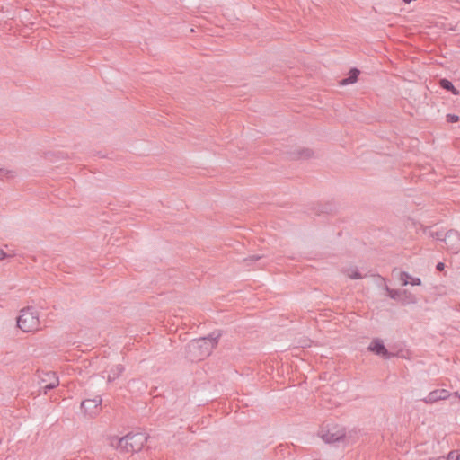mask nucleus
Returning <instances> with one entry per match:
<instances>
[{
	"label": "nucleus",
	"mask_w": 460,
	"mask_h": 460,
	"mask_svg": "<svg viewBox=\"0 0 460 460\" xmlns=\"http://www.w3.org/2000/svg\"><path fill=\"white\" fill-rule=\"evenodd\" d=\"M220 333L212 332L207 337L190 341L186 348V358L190 361H199L209 356L217 345Z\"/></svg>",
	"instance_id": "f257e3e1"
},
{
	"label": "nucleus",
	"mask_w": 460,
	"mask_h": 460,
	"mask_svg": "<svg viewBox=\"0 0 460 460\" xmlns=\"http://www.w3.org/2000/svg\"><path fill=\"white\" fill-rule=\"evenodd\" d=\"M147 440L145 433L130 432L119 439L113 438L111 442V446H116L118 449L125 453H134L140 451Z\"/></svg>",
	"instance_id": "f03ea898"
},
{
	"label": "nucleus",
	"mask_w": 460,
	"mask_h": 460,
	"mask_svg": "<svg viewBox=\"0 0 460 460\" xmlns=\"http://www.w3.org/2000/svg\"><path fill=\"white\" fill-rule=\"evenodd\" d=\"M40 325L39 313L32 306H27L20 311L17 327L22 332H36L40 329Z\"/></svg>",
	"instance_id": "7ed1b4c3"
},
{
	"label": "nucleus",
	"mask_w": 460,
	"mask_h": 460,
	"mask_svg": "<svg viewBox=\"0 0 460 460\" xmlns=\"http://www.w3.org/2000/svg\"><path fill=\"white\" fill-rule=\"evenodd\" d=\"M39 385L43 389L44 394L56 388L59 385L58 377L54 372H41L39 373Z\"/></svg>",
	"instance_id": "20e7f679"
},
{
	"label": "nucleus",
	"mask_w": 460,
	"mask_h": 460,
	"mask_svg": "<svg viewBox=\"0 0 460 460\" xmlns=\"http://www.w3.org/2000/svg\"><path fill=\"white\" fill-rule=\"evenodd\" d=\"M447 250L454 254L460 252V234L454 229L447 231L443 237Z\"/></svg>",
	"instance_id": "39448f33"
},
{
	"label": "nucleus",
	"mask_w": 460,
	"mask_h": 460,
	"mask_svg": "<svg viewBox=\"0 0 460 460\" xmlns=\"http://www.w3.org/2000/svg\"><path fill=\"white\" fill-rule=\"evenodd\" d=\"M346 437V432L343 428L333 426L328 429L322 435V438L326 443H335L343 440Z\"/></svg>",
	"instance_id": "423d86ee"
},
{
	"label": "nucleus",
	"mask_w": 460,
	"mask_h": 460,
	"mask_svg": "<svg viewBox=\"0 0 460 460\" xmlns=\"http://www.w3.org/2000/svg\"><path fill=\"white\" fill-rule=\"evenodd\" d=\"M101 396L97 395L93 399H85L81 402V408L84 411L85 413L90 416L97 414L99 411L100 406L102 404Z\"/></svg>",
	"instance_id": "0eeeda50"
},
{
	"label": "nucleus",
	"mask_w": 460,
	"mask_h": 460,
	"mask_svg": "<svg viewBox=\"0 0 460 460\" xmlns=\"http://www.w3.org/2000/svg\"><path fill=\"white\" fill-rule=\"evenodd\" d=\"M368 349L374 352L376 355L382 356L385 358H390L394 356L393 353L387 350L382 340L380 339H374L370 343Z\"/></svg>",
	"instance_id": "6e6552de"
},
{
	"label": "nucleus",
	"mask_w": 460,
	"mask_h": 460,
	"mask_svg": "<svg viewBox=\"0 0 460 460\" xmlns=\"http://www.w3.org/2000/svg\"><path fill=\"white\" fill-rule=\"evenodd\" d=\"M450 396L449 391L446 389H437L430 392L422 401L425 403H434L440 400H446Z\"/></svg>",
	"instance_id": "1a4fd4ad"
},
{
	"label": "nucleus",
	"mask_w": 460,
	"mask_h": 460,
	"mask_svg": "<svg viewBox=\"0 0 460 460\" xmlns=\"http://www.w3.org/2000/svg\"><path fill=\"white\" fill-rule=\"evenodd\" d=\"M385 290H386L389 297L394 299V300L401 301V300H402V296H408L409 295V297H411V299L409 300V303H415L416 302L415 296L412 294H411L410 292H408L406 289H403V290L392 289V288H390L389 287L386 286L385 287Z\"/></svg>",
	"instance_id": "9d476101"
},
{
	"label": "nucleus",
	"mask_w": 460,
	"mask_h": 460,
	"mask_svg": "<svg viewBox=\"0 0 460 460\" xmlns=\"http://www.w3.org/2000/svg\"><path fill=\"white\" fill-rule=\"evenodd\" d=\"M438 84L442 89L451 92L454 95L459 94V91L454 86L452 82L447 78L440 79Z\"/></svg>",
	"instance_id": "9b49d317"
},
{
	"label": "nucleus",
	"mask_w": 460,
	"mask_h": 460,
	"mask_svg": "<svg viewBox=\"0 0 460 460\" xmlns=\"http://www.w3.org/2000/svg\"><path fill=\"white\" fill-rule=\"evenodd\" d=\"M124 371V367L120 364L114 366L108 375V381L112 382L117 379Z\"/></svg>",
	"instance_id": "f8f14e48"
},
{
	"label": "nucleus",
	"mask_w": 460,
	"mask_h": 460,
	"mask_svg": "<svg viewBox=\"0 0 460 460\" xmlns=\"http://www.w3.org/2000/svg\"><path fill=\"white\" fill-rule=\"evenodd\" d=\"M358 75H359V70L357 68H352V69H350V71L349 73V76L347 78L342 79L341 84L342 85L353 84V83L357 82Z\"/></svg>",
	"instance_id": "ddd939ff"
},
{
	"label": "nucleus",
	"mask_w": 460,
	"mask_h": 460,
	"mask_svg": "<svg viewBox=\"0 0 460 460\" xmlns=\"http://www.w3.org/2000/svg\"><path fill=\"white\" fill-rule=\"evenodd\" d=\"M347 275L352 279H361L364 276L358 272V269H351L347 270Z\"/></svg>",
	"instance_id": "4468645a"
},
{
	"label": "nucleus",
	"mask_w": 460,
	"mask_h": 460,
	"mask_svg": "<svg viewBox=\"0 0 460 460\" xmlns=\"http://www.w3.org/2000/svg\"><path fill=\"white\" fill-rule=\"evenodd\" d=\"M313 154V151L308 148L300 149L297 152L296 158H310Z\"/></svg>",
	"instance_id": "2eb2a0df"
},
{
	"label": "nucleus",
	"mask_w": 460,
	"mask_h": 460,
	"mask_svg": "<svg viewBox=\"0 0 460 460\" xmlns=\"http://www.w3.org/2000/svg\"><path fill=\"white\" fill-rule=\"evenodd\" d=\"M411 279V276L408 272H406V271L400 272V280L402 281V286H406L407 284H409Z\"/></svg>",
	"instance_id": "dca6fc26"
},
{
	"label": "nucleus",
	"mask_w": 460,
	"mask_h": 460,
	"mask_svg": "<svg viewBox=\"0 0 460 460\" xmlns=\"http://www.w3.org/2000/svg\"><path fill=\"white\" fill-rule=\"evenodd\" d=\"M429 236L433 239L443 241L445 234L442 231H430Z\"/></svg>",
	"instance_id": "f3484780"
},
{
	"label": "nucleus",
	"mask_w": 460,
	"mask_h": 460,
	"mask_svg": "<svg viewBox=\"0 0 460 460\" xmlns=\"http://www.w3.org/2000/svg\"><path fill=\"white\" fill-rule=\"evenodd\" d=\"M4 176H6L7 178H13L14 176V172L0 168V178Z\"/></svg>",
	"instance_id": "a211bd4d"
},
{
	"label": "nucleus",
	"mask_w": 460,
	"mask_h": 460,
	"mask_svg": "<svg viewBox=\"0 0 460 460\" xmlns=\"http://www.w3.org/2000/svg\"><path fill=\"white\" fill-rule=\"evenodd\" d=\"M446 119H447V122H448V123H456V122L459 121V116H457L456 114H447L446 116Z\"/></svg>",
	"instance_id": "6ab92c4d"
},
{
	"label": "nucleus",
	"mask_w": 460,
	"mask_h": 460,
	"mask_svg": "<svg viewBox=\"0 0 460 460\" xmlns=\"http://www.w3.org/2000/svg\"><path fill=\"white\" fill-rule=\"evenodd\" d=\"M262 257L263 256H261V255H252V256H250L249 258L244 259L243 261L246 263L247 266H249L250 262H253V261H259Z\"/></svg>",
	"instance_id": "aec40b11"
},
{
	"label": "nucleus",
	"mask_w": 460,
	"mask_h": 460,
	"mask_svg": "<svg viewBox=\"0 0 460 460\" xmlns=\"http://www.w3.org/2000/svg\"><path fill=\"white\" fill-rule=\"evenodd\" d=\"M447 460H460V454L455 451H451Z\"/></svg>",
	"instance_id": "412c9836"
},
{
	"label": "nucleus",
	"mask_w": 460,
	"mask_h": 460,
	"mask_svg": "<svg viewBox=\"0 0 460 460\" xmlns=\"http://www.w3.org/2000/svg\"><path fill=\"white\" fill-rule=\"evenodd\" d=\"M410 283L412 285V286H419L421 284V279L420 278H412L410 280Z\"/></svg>",
	"instance_id": "4be33fe9"
},
{
	"label": "nucleus",
	"mask_w": 460,
	"mask_h": 460,
	"mask_svg": "<svg viewBox=\"0 0 460 460\" xmlns=\"http://www.w3.org/2000/svg\"><path fill=\"white\" fill-rule=\"evenodd\" d=\"M445 268V264L443 262H438L436 266V269L438 270V271H442Z\"/></svg>",
	"instance_id": "5701e85b"
},
{
	"label": "nucleus",
	"mask_w": 460,
	"mask_h": 460,
	"mask_svg": "<svg viewBox=\"0 0 460 460\" xmlns=\"http://www.w3.org/2000/svg\"><path fill=\"white\" fill-rule=\"evenodd\" d=\"M5 257H7V254L2 249H0V260H3Z\"/></svg>",
	"instance_id": "b1692460"
},
{
	"label": "nucleus",
	"mask_w": 460,
	"mask_h": 460,
	"mask_svg": "<svg viewBox=\"0 0 460 460\" xmlns=\"http://www.w3.org/2000/svg\"><path fill=\"white\" fill-rule=\"evenodd\" d=\"M411 299V297H409V295L408 296H402V301H406L409 303V300Z\"/></svg>",
	"instance_id": "393cba45"
},
{
	"label": "nucleus",
	"mask_w": 460,
	"mask_h": 460,
	"mask_svg": "<svg viewBox=\"0 0 460 460\" xmlns=\"http://www.w3.org/2000/svg\"><path fill=\"white\" fill-rule=\"evenodd\" d=\"M454 395H455L456 397H458V398L460 399V395H459L458 392H455V393H454Z\"/></svg>",
	"instance_id": "a878e982"
}]
</instances>
